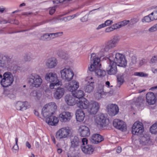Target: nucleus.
<instances>
[{"instance_id":"18","label":"nucleus","mask_w":157,"mask_h":157,"mask_svg":"<svg viewBox=\"0 0 157 157\" xmlns=\"http://www.w3.org/2000/svg\"><path fill=\"white\" fill-rule=\"evenodd\" d=\"M70 140L71 148H75L78 147L81 144L80 139L77 136L71 137Z\"/></svg>"},{"instance_id":"62","label":"nucleus","mask_w":157,"mask_h":157,"mask_svg":"<svg viewBox=\"0 0 157 157\" xmlns=\"http://www.w3.org/2000/svg\"><path fill=\"white\" fill-rule=\"evenodd\" d=\"M25 144L26 147H28L29 149L31 148V145L28 141L26 142Z\"/></svg>"},{"instance_id":"60","label":"nucleus","mask_w":157,"mask_h":157,"mask_svg":"<svg viewBox=\"0 0 157 157\" xmlns=\"http://www.w3.org/2000/svg\"><path fill=\"white\" fill-rule=\"evenodd\" d=\"M50 37L51 36L52 37V39L55 38H56V36L55 35V33H50Z\"/></svg>"},{"instance_id":"14","label":"nucleus","mask_w":157,"mask_h":157,"mask_svg":"<svg viewBox=\"0 0 157 157\" xmlns=\"http://www.w3.org/2000/svg\"><path fill=\"white\" fill-rule=\"evenodd\" d=\"M79 87L78 82L73 80L66 84L65 88L68 91L72 92V93L75 91Z\"/></svg>"},{"instance_id":"44","label":"nucleus","mask_w":157,"mask_h":157,"mask_svg":"<svg viewBox=\"0 0 157 157\" xmlns=\"http://www.w3.org/2000/svg\"><path fill=\"white\" fill-rule=\"evenodd\" d=\"M24 59L25 61H30L32 60V58L30 55L26 54L24 56Z\"/></svg>"},{"instance_id":"37","label":"nucleus","mask_w":157,"mask_h":157,"mask_svg":"<svg viewBox=\"0 0 157 157\" xmlns=\"http://www.w3.org/2000/svg\"><path fill=\"white\" fill-rule=\"evenodd\" d=\"M117 86L120 87V86L124 82L123 77L121 75H118L117 76Z\"/></svg>"},{"instance_id":"12","label":"nucleus","mask_w":157,"mask_h":157,"mask_svg":"<svg viewBox=\"0 0 157 157\" xmlns=\"http://www.w3.org/2000/svg\"><path fill=\"white\" fill-rule=\"evenodd\" d=\"M113 125L115 128L122 131L126 129V125L125 122L117 119L114 120Z\"/></svg>"},{"instance_id":"32","label":"nucleus","mask_w":157,"mask_h":157,"mask_svg":"<svg viewBox=\"0 0 157 157\" xmlns=\"http://www.w3.org/2000/svg\"><path fill=\"white\" fill-rule=\"evenodd\" d=\"M110 49V48L106 44L101 46V49L99 53L101 57L104 56L105 53L108 52Z\"/></svg>"},{"instance_id":"39","label":"nucleus","mask_w":157,"mask_h":157,"mask_svg":"<svg viewBox=\"0 0 157 157\" xmlns=\"http://www.w3.org/2000/svg\"><path fill=\"white\" fill-rule=\"evenodd\" d=\"M134 75L135 76L142 77H147L148 76V75L143 72H135L134 74Z\"/></svg>"},{"instance_id":"54","label":"nucleus","mask_w":157,"mask_h":157,"mask_svg":"<svg viewBox=\"0 0 157 157\" xmlns=\"http://www.w3.org/2000/svg\"><path fill=\"white\" fill-rule=\"evenodd\" d=\"M87 19L88 16L86 15L81 18L80 20L82 22H85L87 20Z\"/></svg>"},{"instance_id":"48","label":"nucleus","mask_w":157,"mask_h":157,"mask_svg":"<svg viewBox=\"0 0 157 157\" xmlns=\"http://www.w3.org/2000/svg\"><path fill=\"white\" fill-rule=\"evenodd\" d=\"M146 138L144 137L141 138V139L140 141V144L142 145H145L146 144V142L145 141Z\"/></svg>"},{"instance_id":"5","label":"nucleus","mask_w":157,"mask_h":157,"mask_svg":"<svg viewBox=\"0 0 157 157\" xmlns=\"http://www.w3.org/2000/svg\"><path fill=\"white\" fill-rule=\"evenodd\" d=\"M28 82L33 87L36 88L40 86L42 79L39 75L35 73H32L29 75L27 78Z\"/></svg>"},{"instance_id":"2","label":"nucleus","mask_w":157,"mask_h":157,"mask_svg":"<svg viewBox=\"0 0 157 157\" xmlns=\"http://www.w3.org/2000/svg\"><path fill=\"white\" fill-rule=\"evenodd\" d=\"M15 63V62L8 56H0V67L16 71L18 69V67Z\"/></svg>"},{"instance_id":"11","label":"nucleus","mask_w":157,"mask_h":157,"mask_svg":"<svg viewBox=\"0 0 157 157\" xmlns=\"http://www.w3.org/2000/svg\"><path fill=\"white\" fill-rule=\"evenodd\" d=\"M70 132V130L68 127L63 128L57 132L56 137L57 139H60L67 138Z\"/></svg>"},{"instance_id":"21","label":"nucleus","mask_w":157,"mask_h":157,"mask_svg":"<svg viewBox=\"0 0 157 157\" xmlns=\"http://www.w3.org/2000/svg\"><path fill=\"white\" fill-rule=\"evenodd\" d=\"M78 131L80 136L82 137L88 136L90 135L89 128L85 126H81L78 129Z\"/></svg>"},{"instance_id":"13","label":"nucleus","mask_w":157,"mask_h":157,"mask_svg":"<svg viewBox=\"0 0 157 157\" xmlns=\"http://www.w3.org/2000/svg\"><path fill=\"white\" fill-rule=\"evenodd\" d=\"M99 108L98 103L96 101H92L88 106V111L91 114H95L98 112Z\"/></svg>"},{"instance_id":"38","label":"nucleus","mask_w":157,"mask_h":157,"mask_svg":"<svg viewBox=\"0 0 157 157\" xmlns=\"http://www.w3.org/2000/svg\"><path fill=\"white\" fill-rule=\"evenodd\" d=\"M153 21V18L150 14L147 16H145L142 20V21L143 22L149 23Z\"/></svg>"},{"instance_id":"27","label":"nucleus","mask_w":157,"mask_h":157,"mask_svg":"<svg viewBox=\"0 0 157 157\" xmlns=\"http://www.w3.org/2000/svg\"><path fill=\"white\" fill-rule=\"evenodd\" d=\"M64 89L63 88H57L54 94V97L56 99H59L61 98L64 93Z\"/></svg>"},{"instance_id":"25","label":"nucleus","mask_w":157,"mask_h":157,"mask_svg":"<svg viewBox=\"0 0 157 157\" xmlns=\"http://www.w3.org/2000/svg\"><path fill=\"white\" fill-rule=\"evenodd\" d=\"M104 140V138L99 134H94L91 137V142L94 144H98Z\"/></svg>"},{"instance_id":"19","label":"nucleus","mask_w":157,"mask_h":157,"mask_svg":"<svg viewBox=\"0 0 157 157\" xmlns=\"http://www.w3.org/2000/svg\"><path fill=\"white\" fill-rule=\"evenodd\" d=\"M94 83L93 78L92 77H90L89 81L88 82L84 88L86 92L90 93L93 90L94 86Z\"/></svg>"},{"instance_id":"3","label":"nucleus","mask_w":157,"mask_h":157,"mask_svg":"<svg viewBox=\"0 0 157 157\" xmlns=\"http://www.w3.org/2000/svg\"><path fill=\"white\" fill-rule=\"evenodd\" d=\"M45 79L50 82L49 85L50 88L54 89L55 86L61 85L62 82L58 79L57 75L55 73L48 72L44 76Z\"/></svg>"},{"instance_id":"57","label":"nucleus","mask_w":157,"mask_h":157,"mask_svg":"<svg viewBox=\"0 0 157 157\" xmlns=\"http://www.w3.org/2000/svg\"><path fill=\"white\" fill-rule=\"evenodd\" d=\"M146 62V60L145 59H144L140 61V65H142L143 64H144V63H145Z\"/></svg>"},{"instance_id":"30","label":"nucleus","mask_w":157,"mask_h":157,"mask_svg":"<svg viewBox=\"0 0 157 157\" xmlns=\"http://www.w3.org/2000/svg\"><path fill=\"white\" fill-rule=\"evenodd\" d=\"M81 148L83 152L85 154H91L94 151V149L90 145L86 144V146H81Z\"/></svg>"},{"instance_id":"36","label":"nucleus","mask_w":157,"mask_h":157,"mask_svg":"<svg viewBox=\"0 0 157 157\" xmlns=\"http://www.w3.org/2000/svg\"><path fill=\"white\" fill-rule=\"evenodd\" d=\"M31 95L32 96L35 97L36 100H39L41 96V94L38 93L36 91L34 90L31 93Z\"/></svg>"},{"instance_id":"42","label":"nucleus","mask_w":157,"mask_h":157,"mask_svg":"<svg viewBox=\"0 0 157 157\" xmlns=\"http://www.w3.org/2000/svg\"><path fill=\"white\" fill-rule=\"evenodd\" d=\"M139 21V19L137 18H134L131 19L130 21V24L133 25Z\"/></svg>"},{"instance_id":"22","label":"nucleus","mask_w":157,"mask_h":157,"mask_svg":"<svg viewBox=\"0 0 157 157\" xmlns=\"http://www.w3.org/2000/svg\"><path fill=\"white\" fill-rule=\"evenodd\" d=\"M15 107L16 109L18 110H25L29 107L28 103L26 101L24 102L18 101L15 104Z\"/></svg>"},{"instance_id":"9","label":"nucleus","mask_w":157,"mask_h":157,"mask_svg":"<svg viewBox=\"0 0 157 157\" xmlns=\"http://www.w3.org/2000/svg\"><path fill=\"white\" fill-rule=\"evenodd\" d=\"M60 74L61 78L68 81L73 78L74 75L73 71L70 68H64L61 71Z\"/></svg>"},{"instance_id":"49","label":"nucleus","mask_w":157,"mask_h":157,"mask_svg":"<svg viewBox=\"0 0 157 157\" xmlns=\"http://www.w3.org/2000/svg\"><path fill=\"white\" fill-rule=\"evenodd\" d=\"M113 23V22L112 20H108L105 21L104 23L106 26L112 24Z\"/></svg>"},{"instance_id":"58","label":"nucleus","mask_w":157,"mask_h":157,"mask_svg":"<svg viewBox=\"0 0 157 157\" xmlns=\"http://www.w3.org/2000/svg\"><path fill=\"white\" fill-rule=\"evenodd\" d=\"M105 23L102 24L100 25H99L97 29H101V28L104 27H105Z\"/></svg>"},{"instance_id":"61","label":"nucleus","mask_w":157,"mask_h":157,"mask_svg":"<svg viewBox=\"0 0 157 157\" xmlns=\"http://www.w3.org/2000/svg\"><path fill=\"white\" fill-rule=\"evenodd\" d=\"M121 151V148L120 147H118L117 149V153H120Z\"/></svg>"},{"instance_id":"40","label":"nucleus","mask_w":157,"mask_h":157,"mask_svg":"<svg viewBox=\"0 0 157 157\" xmlns=\"http://www.w3.org/2000/svg\"><path fill=\"white\" fill-rule=\"evenodd\" d=\"M153 21L157 20V7L150 14Z\"/></svg>"},{"instance_id":"43","label":"nucleus","mask_w":157,"mask_h":157,"mask_svg":"<svg viewBox=\"0 0 157 157\" xmlns=\"http://www.w3.org/2000/svg\"><path fill=\"white\" fill-rule=\"evenodd\" d=\"M112 26L114 30L120 28L121 27L120 22L114 24Z\"/></svg>"},{"instance_id":"31","label":"nucleus","mask_w":157,"mask_h":157,"mask_svg":"<svg viewBox=\"0 0 157 157\" xmlns=\"http://www.w3.org/2000/svg\"><path fill=\"white\" fill-rule=\"evenodd\" d=\"M119 41V39L117 36H114L113 39L109 41L106 44L110 49L115 47Z\"/></svg>"},{"instance_id":"52","label":"nucleus","mask_w":157,"mask_h":157,"mask_svg":"<svg viewBox=\"0 0 157 157\" xmlns=\"http://www.w3.org/2000/svg\"><path fill=\"white\" fill-rule=\"evenodd\" d=\"M157 61V56H154L152 57L150 61V63H153Z\"/></svg>"},{"instance_id":"41","label":"nucleus","mask_w":157,"mask_h":157,"mask_svg":"<svg viewBox=\"0 0 157 157\" xmlns=\"http://www.w3.org/2000/svg\"><path fill=\"white\" fill-rule=\"evenodd\" d=\"M157 31V23L155 24L151 27L149 28L148 31L151 32H153Z\"/></svg>"},{"instance_id":"56","label":"nucleus","mask_w":157,"mask_h":157,"mask_svg":"<svg viewBox=\"0 0 157 157\" xmlns=\"http://www.w3.org/2000/svg\"><path fill=\"white\" fill-rule=\"evenodd\" d=\"M63 33V32H59L55 33V35L56 37L60 36L62 35Z\"/></svg>"},{"instance_id":"35","label":"nucleus","mask_w":157,"mask_h":157,"mask_svg":"<svg viewBox=\"0 0 157 157\" xmlns=\"http://www.w3.org/2000/svg\"><path fill=\"white\" fill-rule=\"evenodd\" d=\"M150 131L153 134H156L157 133V121L150 127Z\"/></svg>"},{"instance_id":"45","label":"nucleus","mask_w":157,"mask_h":157,"mask_svg":"<svg viewBox=\"0 0 157 157\" xmlns=\"http://www.w3.org/2000/svg\"><path fill=\"white\" fill-rule=\"evenodd\" d=\"M15 144L14 145L13 148L15 150H17L18 148V147L17 145V142L18 141V139L17 137L15 138Z\"/></svg>"},{"instance_id":"55","label":"nucleus","mask_w":157,"mask_h":157,"mask_svg":"<svg viewBox=\"0 0 157 157\" xmlns=\"http://www.w3.org/2000/svg\"><path fill=\"white\" fill-rule=\"evenodd\" d=\"M62 53V55L60 56L61 58L64 59H67L68 57L67 55L64 52H63Z\"/></svg>"},{"instance_id":"63","label":"nucleus","mask_w":157,"mask_h":157,"mask_svg":"<svg viewBox=\"0 0 157 157\" xmlns=\"http://www.w3.org/2000/svg\"><path fill=\"white\" fill-rule=\"evenodd\" d=\"M8 23L11 24L14 23V20L12 19H10L8 20Z\"/></svg>"},{"instance_id":"7","label":"nucleus","mask_w":157,"mask_h":157,"mask_svg":"<svg viewBox=\"0 0 157 157\" xmlns=\"http://www.w3.org/2000/svg\"><path fill=\"white\" fill-rule=\"evenodd\" d=\"M94 121L98 126L101 127H105L108 125L109 123V120L103 114L95 116Z\"/></svg>"},{"instance_id":"29","label":"nucleus","mask_w":157,"mask_h":157,"mask_svg":"<svg viewBox=\"0 0 157 157\" xmlns=\"http://www.w3.org/2000/svg\"><path fill=\"white\" fill-rule=\"evenodd\" d=\"M57 61L55 58H49L46 63V65L49 68H52L56 66L57 64Z\"/></svg>"},{"instance_id":"46","label":"nucleus","mask_w":157,"mask_h":157,"mask_svg":"<svg viewBox=\"0 0 157 157\" xmlns=\"http://www.w3.org/2000/svg\"><path fill=\"white\" fill-rule=\"evenodd\" d=\"M129 22V20H124L120 22L121 27H122L127 25Z\"/></svg>"},{"instance_id":"64","label":"nucleus","mask_w":157,"mask_h":157,"mask_svg":"<svg viewBox=\"0 0 157 157\" xmlns=\"http://www.w3.org/2000/svg\"><path fill=\"white\" fill-rule=\"evenodd\" d=\"M67 157H76V155H74L68 154L67 155Z\"/></svg>"},{"instance_id":"17","label":"nucleus","mask_w":157,"mask_h":157,"mask_svg":"<svg viewBox=\"0 0 157 157\" xmlns=\"http://www.w3.org/2000/svg\"><path fill=\"white\" fill-rule=\"evenodd\" d=\"M77 105L81 109H85L88 108L90 104L89 102L86 99L82 98L79 100H77Z\"/></svg>"},{"instance_id":"53","label":"nucleus","mask_w":157,"mask_h":157,"mask_svg":"<svg viewBox=\"0 0 157 157\" xmlns=\"http://www.w3.org/2000/svg\"><path fill=\"white\" fill-rule=\"evenodd\" d=\"M70 17H69V16H67V17H64L61 18V20L62 21H63L66 22V21H69L71 20L70 19Z\"/></svg>"},{"instance_id":"4","label":"nucleus","mask_w":157,"mask_h":157,"mask_svg":"<svg viewBox=\"0 0 157 157\" xmlns=\"http://www.w3.org/2000/svg\"><path fill=\"white\" fill-rule=\"evenodd\" d=\"M113 57V61L118 66L123 67H125L127 65V60L125 56L120 53H117L115 54L112 53H110L108 59H110V57Z\"/></svg>"},{"instance_id":"28","label":"nucleus","mask_w":157,"mask_h":157,"mask_svg":"<svg viewBox=\"0 0 157 157\" xmlns=\"http://www.w3.org/2000/svg\"><path fill=\"white\" fill-rule=\"evenodd\" d=\"M77 120L79 122L82 121L85 117V113L81 109H77L75 113Z\"/></svg>"},{"instance_id":"51","label":"nucleus","mask_w":157,"mask_h":157,"mask_svg":"<svg viewBox=\"0 0 157 157\" xmlns=\"http://www.w3.org/2000/svg\"><path fill=\"white\" fill-rule=\"evenodd\" d=\"M114 30V29L113 28L112 26L109 27L107 28L105 30V32L106 33H109Z\"/></svg>"},{"instance_id":"15","label":"nucleus","mask_w":157,"mask_h":157,"mask_svg":"<svg viewBox=\"0 0 157 157\" xmlns=\"http://www.w3.org/2000/svg\"><path fill=\"white\" fill-rule=\"evenodd\" d=\"M101 66V64L99 63H98V64H96L95 66L92 68L93 70L89 71H94L95 75L98 76V77L104 76L106 73L105 71L100 69Z\"/></svg>"},{"instance_id":"24","label":"nucleus","mask_w":157,"mask_h":157,"mask_svg":"<svg viewBox=\"0 0 157 157\" xmlns=\"http://www.w3.org/2000/svg\"><path fill=\"white\" fill-rule=\"evenodd\" d=\"M146 101L149 105H153L156 101V98L154 94L151 92H148L146 95Z\"/></svg>"},{"instance_id":"23","label":"nucleus","mask_w":157,"mask_h":157,"mask_svg":"<svg viewBox=\"0 0 157 157\" xmlns=\"http://www.w3.org/2000/svg\"><path fill=\"white\" fill-rule=\"evenodd\" d=\"M71 117V113L68 112H63L59 115V120L63 122L69 121Z\"/></svg>"},{"instance_id":"1","label":"nucleus","mask_w":157,"mask_h":157,"mask_svg":"<svg viewBox=\"0 0 157 157\" xmlns=\"http://www.w3.org/2000/svg\"><path fill=\"white\" fill-rule=\"evenodd\" d=\"M57 108V106L54 102L49 103L44 105L42 110V114L46 118V122L49 125H55L58 122V118L53 116V112Z\"/></svg>"},{"instance_id":"10","label":"nucleus","mask_w":157,"mask_h":157,"mask_svg":"<svg viewBox=\"0 0 157 157\" xmlns=\"http://www.w3.org/2000/svg\"><path fill=\"white\" fill-rule=\"evenodd\" d=\"M143 132L144 127L142 123L137 121L133 124L132 130L133 134L137 136L140 135Z\"/></svg>"},{"instance_id":"47","label":"nucleus","mask_w":157,"mask_h":157,"mask_svg":"<svg viewBox=\"0 0 157 157\" xmlns=\"http://www.w3.org/2000/svg\"><path fill=\"white\" fill-rule=\"evenodd\" d=\"M49 13L50 15L53 14L56 11L55 7H52L49 8Z\"/></svg>"},{"instance_id":"16","label":"nucleus","mask_w":157,"mask_h":157,"mask_svg":"<svg viewBox=\"0 0 157 157\" xmlns=\"http://www.w3.org/2000/svg\"><path fill=\"white\" fill-rule=\"evenodd\" d=\"M108 113L111 116H113L119 112V109L118 106L114 104L109 105L107 106Z\"/></svg>"},{"instance_id":"20","label":"nucleus","mask_w":157,"mask_h":157,"mask_svg":"<svg viewBox=\"0 0 157 157\" xmlns=\"http://www.w3.org/2000/svg\"><path fill=\"white\" fill-rule=\"evenodd\" d=\"M65 100L67 105L69 106H73L77 104V100L73 95L67 94L65 97Z\"/></svg>"},{"instance_id":"34","label":"nucleus","mask_w":157,"mask_h":157,"mask_svg":"<svg viewBox=\"0 0 157 157\" xmlns=\"http://www.w3.org/2000/svg\"><path fill=\"white\" fill-rule=\"evenodd\" d=\"M49 33H45L42 35L39 38V40L43 41H47L51 40Z\"/></svg>"},{"instance_id":"6","label":"nucleus","mask_w":157,"mask_h":157,"mask_svg":"<svg viewBox=\"0 0 157 157\" xmlns=\"http://www.w3.org/2000/svg\"><path fill=\"white\" fill-rule=\"evenodd\" d=\"M14 81V77L10 72H6L3 75V78L2 79L0 83L4 87H7L11 86Z\"/></svg>"},{"instance_id":"33","label":"nucleus","mask_w":157,"mask_h":157,"mask_svg":"<svg viewBox=\"0 0 157 157\" xmlns=\"http://www.w3.org/2000/svg\"><path fill=\"white\" fill-rule=\"evenodd\" d=\"M72 95L75 98L78 99L77 100H79V99L82 98H84L83 97L84 96V93L83 91L79 90L75 92V93H73Z\"/></svg>"},{"instance_id":"8","label":"nucleus","mask_w":157,"mask_h":157,"mask_svg":"<svg viewBox=\"0 0 157 157\" xmlns=\"http://www.w3.org/2000/svg\"><path fill=\"white\" fill-rule=\"evenodd\" d=\"M110 58V59H108L107 60L108 67L106 68V72L108 75H115L117 71V65L116 64V63L113 61V58L111 57Z\"/></svg>"},{"instance_id":"26","label":"nucleus","mask_w":157,"mask_h":157,"mask_svg":"<svg viewBox=\"0 0 157 157\" xmlns=\"http://www.w3.org/2000/svg\"><path fill=\"white\" fill-rule=\"evenodd\" d=\"M91 61H93V64L90 65V67H88L89 70L93 71L92 67H94L95 66L96 64H98L100 62V59L99 58L96 57V55L94 53H93L91 54L90 57Z\"/></svg>"},{"instance_id":"59","label":"nucleus","mask_w":157,"mask_h":157,"mask_svg":"<svg viewBox=\"0 0 157 157\" xmlns=\"http://www.w3.org/2000/svg\"><path fill=\"white\" fill-rule=\"evenodd\" d=\"M2 24H5L7 23H8V20H6L4 19H2L1 20Z\"/></svg>"},{"instance_id":"50","label":"nucleus","mask_w":157,"mask_h":157,"mask_svg":"<svg viewBox=\"0 0 157 157\" xmlns=\"http://www.w3.org/2000/svg\"><path fill=\"white\" fill-rule=\"evenodd\" d=\"M82 144L81 146H86V144H87L88 140L86 138H84L82 139Z\"/></svg>"}]
</instances>
